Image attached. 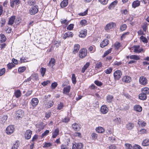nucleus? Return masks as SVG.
I'll use <instances>...</instances> for the list:
<instances>
[{"mask_svg": "<svg viewBox=\"0 0 149 149\" xmlns=\"http://www.w3.org/2000/svg\"><path fill=\"white\" fill-rule=\"evenodd\" d=\"M26 69V68L24 66L21 67H19L18 69L19 72L20 73H22L24 72Z\"/></svg>", "mask_w": 149, "mask_h": 149, "instance_id": "09e8293b", "label": "nucleus"}, {"mask_svg": "<svg viewBox=\"0 0 149 149\" xmlns=\"http://www.w3.org/2000/svg\"><path fill=\"white\" fill-rule=\"evenodd\" d=\"M53 104V102L52 101H50L47 103L46 104H45V107L47 109H48L51 107Z\"/></svg>", "mask_w": 149, "mask_h": 149, "instance_id": "c85d7f7f", "label": "nucleus"}, {"mask_svg": "<svg viewBox=\"0 0 149 149\" xmlns=\"http://www.w3.org/2000/svg\"><path fill=\"white\" fill-rule=\"evenodd\" d=\"M87 54V50L86 49H81L80 50L79 52V58H83L86 56Z\"/></svg>", "mask_w": 149, "mask_h": 149, "instance_id": "f257e3e1", "label": "nucleus"}, {"mask_svg": "<svg viewBox=\"0 0 149 149\" xmlns=\"http://www.w3.org/2000/svg\"><path fill=\"white\" fill-rule=\"evenodd\" d=\"M113 121L118 125L121 124L122 122L120 118V117L115 118L113 119Z\"/></svg>", "mask_w": 149, "mask_h": 149, "instance_id": "f704fd0d", "label": "nucleus"}, {"mask_svg": "<svg viewBox=\"0 0 149 149\" xmlns=\"http://www.w3.org/2000/svg\"><path fill=\"white\" fill-rule=\"evenodd\" d=\"M59 130L58 129H56L53 133L52 137L53 138H55L56 136L59 134Z\"/></svg>", "mask_w": 149, "mask_h": 149, "instance_id": "bb28decb", "label": "nucleus"}, {"mask_svg": "<svg viewBox=\"0 0 149 149\" xmlns=\"http://www.w3.org/2000/svg\"><path fill=\"white\" fill-rule=\"evenodd\" d=\"M134 149H142L141 147L139 145L135 144L133 146Z\"/></svg>", "mask_w": 149, "mask_h": 149, "instance_id": "774afa93", "label": "nucleus"}, {"mask_svg": "<svg viewBox=\"0 0 149 149\" xmlns=\"http://www.w3.org/2000/svg\"><path fill=\"white\" fill-rule=\"evenodd\" d=\"M24 114V112L22 110L19 109L16 111V116L17 119H19L20 118H22Z\"/></svg>", "mask_w": 149, "mask_h": 149, "instance_id": "423d86ee", "label": "nucleus"}, {"mask_svg": "<svg viewBox=\"0 0 149 149\" xmlns=\"http://www.w3.org/2000/svg\"><path fill=\"white\" fill-rule=\"evenodd\" d=\"M8 117L7 115H5L3 116L1 118L2 123H5L8 119Z\"/></svg>", "mask_w": 149, "mask_h": 149, "instance_id": "79ce46f5", "label": "nucleus"}, {"mask_svg": "<svg viewBox=\"0 0 149 149\" xmlns=\"http://www.w3.org/2000/svg\"><path fill=\"white\" fill-rule=\"evenodd\" d=\"M36 3L35 0H29L28 3L30 6H31Z\"/></svg>", "mask_w": 149, "mask_h": 149, "instance_id": "4d7b16f0", "label": "nucleus"}, {"mask_svg": "<svg viewBox=\"0 0 149 149\" xmlns=\"http://www.w3.org/2000/svg\"><path fill=\"white\" fill-rule=\"evenodd\" d=\"M140 4V2L138 1H134L132 3V6L134 8H135L138 6Z\"/></svg>", "mask_w": 149, "mask_h": 149, "instance_id": "2f4dec72", "label": "nucleus"}, {"mask_svg": "<svg viewBox=\"0 0 149 149\" xmlns=\"http://www.w3.org/2000/svg\"><path fill=\"white\" fill-rule=\"evenodd\" d=\"M7 65L8 68L10 69H11L15 66V65L13 63H9Z\"/></svg>", "mask_w": 149, "mask_h": 149, "instance_id": "0e129e2a", "label": "nucleus"}, {"mask_svg": "<svg viewBox=\"0 0 149 149\" xmlns=\"http://www.w3.org/2000/svg\"><path fill=\"white\" fill-rule=\"evenodd\" d=\"M112 48H111V49H108V50H107L104 53V56H106L109 53H111V52L112 51Z\"/></svg>", "mask_w": 149, "mask_h": 149, "instance_id": "69168bd1", "label": "nucleus"}, {"mask_svg": "<svg viewBox=\"0 0 149 149\" xmlns=\"http://www.w3.org/2000/svg\"><path fill=\"white\" fill-rule=\"evenodd\" d=\"M91 136L92 139L95 140L97 138V135L95 133L93 132L91 134Z\"/></svg>", "mask_w": 149, "mask_h": 149, "instance_id": "8fccbe9b", "label": "nucleus"}, {"mask_svg": "<svg viewBox=\"0 0 149 149\" xmlns=\"http://www.w3.org/2000/svg\"><path fill=\"white\" fill-rule=\"evenodd\" d=\"M0 36L1 39V40L3 42H4L6 40V38L4 34H1L0 35Z\"/></svg>", "mask_w": 149, "mask_h": 149, "instance_id": "338daca9", "label": "nucleus"}, {"mask_svg": "<svg viewBox=\"0 0 149 149\" xmlns=\"http://www.w3.org/2000/svg\"><path fill=\"white\" fill-rule=\"evenodd\" d=\"M142 145L143 146H147L149 145V139H146L144 140L142 143Z\"/></svg>", "mask_w": 149, "mask_h": 149, "instance_id": "4c0bfd02", "label": "nucleus"}, {"mask_svg": "<svg viewBox=\"0 0 149 149\" xmlns=\"http://www.w3.org/2000/svg\"><path fill=\"white\" fill-rule=\"evenodd\" d=\"M113 75L115 79L116 80H118L120 78L122 73L120 70H117L114 73Z\"/></svg>", "mask_w": 149, "mask_h": 149, "instance_id": "0eeeda50", "label": "nucleus"}, {"mask_svg": "<svg viewBox=\"0 0 149 149\" xmlns=\"http://www.w3.org/2000/svg\"><path fill=\"white\" fill-rule=\"evenodd\" d=\"M15 19V16H11L9 19L8 24L9 25H12L14 23Z\"/></svg>", "mask_w": 149, "mask_h": 149, "instance_id": "f3484780", "label": "nucleus"}, {"mask_svg": "<svg viewBox=\"0 0 149 149\" xmlns=\"http://www.w3.org/2000/svg\"><path fill=\"white\" fill-rule=\"evenodd\" d=\"M74 25L73 24H70L68 26L67 29L69 31L72 30L74 27Z\"/></svg>", "mask_w": 149, "mask_h": 149, "instance_id": "bf43d9fd", "label": "nucleus"}, {"mask_svg": "<svg viewBox=\"0 0 149 149\" xmlns=\"http://www.w3.org/2000/svg\"><path fill=\"white\" fill-rule=\"evenodd\" d=\"M100 111L102 114H105L108 112V109L106 105H103L101 107Z\"/></svg>", "mask_w": 149, "mask_h": 149, "instance_id": "1a4fd4ad", "label": "nucleus"}, {"mask_svg": "<svg viewBox=\"0 0 149 149\" xmlns=\"http://www.w3.org/2000/svg\"><path fill=\"white\" fill-rule=\"evenodd\" d=\"M134 127V125L133 124L129 123L126 125V127L128 130H131Z\"/></svg>", "mask_w": 149, "mask_h": 149, "instance_id": "58836bf2", "label": "nucleus"}, {"mask_svg": "<svg viewBox=\"0 0 149 149\" xmlns=\"http://www.w3.org/2000/svg\"><path fill=\"white\" fill-rule=\"evenodd\" d=\"M32 79L34 80L38 79V75L36 74H33L31 76Z\"/></svg>", "mask_w": 149, "mask_h": 149, "instance_id": "37998d69", "label": "nucleus"}, {"mask_svg": "<svg viewBox=\"0 0 149 149\" xmlns=\"http://www.w3.org/2000/svg\"><path fill=\"white\" fill-rule=\"evenodd\" d=\"M134 110L137 112H141L142 110V108L139 105H135L134 107Z\"/></svg>", "mask_w": 149, "mask_h": 149, "instance_id": "7c9ffc66", "label": "nucleus"}, {"mask_svg": "<svg viewBox=\"0 0 149 149\" xmlns=\"http://www.w3.org/2000/svg\"><path fill=\"white\" fill-rule=\"evenodd\" d=\"M127 26L126 24H122L120 27V30L122 31H123L126 30V29Z\"/></svg>", "mask_w": 149, "mask_h": 149, "instance_id": "3c124183", "label": "nucleus"}, {"mask_svg": "<svg viewBox=\"0 0 149 149\" xmlns=\"http://www.w3.org/2000/svg\"><path fill=\"white\" fill-rule=\"evenodd\" d=\"M134 49V52L136 53H139L141 52L143 50L140 49L139 46H134L133 47Z\"/></svg>", "mask_w": 149, "mask_h": 149, "instance_id": "6ab92c4d", "label": "nucleus"}, {"mask_svg": "<svg viewBox=\"0 0 149 149\" xmlns=\"http://www.w3.org/2000/svg\"><path fill=\"white\" fill-rule=\"evenodd\" d=\"M125 149H133L131 145L129 143H125Z\"/></svg>", "mask_w": 149, "mask_h": 149, "instance_id": "c03bdc74", "label": "nucleus"}, {"mask_svg": "<svg viewBox=\"0 0 149 149\" xmlns=\"http://www.w3.org/2000/svg\"><path fill=\"white\" fill-rule=\"evenodd\" d=\"M109 40L107 39H105L100 44V46L101 47H104L107 45L109 44Z\"/></svg>", "mask_w": 149, "mask_h": 149, "instance_id": "dca6fc26", "label": "nucleus"}, {"mask_svg": "<svg viewBox=\"0 0 149 149\" xmlns=\"http://www.w3.org/2000/svg\"><path fill=\"white\" fill-rule=\"evenodd\" d=\"M55 60L54 58H52L51 59L50 61L48 64V66L53 68L55 65Z\"/></svg>", "mask_w": 149, "mask_h": 149, "instance_id": "a211bd4d", "label": "nucleus"}, {"mask_svg": "<svg viewBox=\"0 0 149 149\" xmlns=\"http://www.w3.org/2000/svg\"><path fill=\"white\" fill-rule=\"evenodd\" d=\"M19 141H17L14 144L12 148V149H17L19 146Z\"/></svg>", "mask_w": 149, "mask_h": 149, "instance_id": "a19ab883", "label": "nucleus"}, {"mask_svg": "<svg viewBox=\"0 0 149 149\" xmlns=\"http://www.w3.org/2000/svg\"><path fill=\"white\" fill-rule=\"evenodd\" d=\"M139 82L140 84L145 86L147 84V80L145 77L141 76L139 78Z\"/></svg>", "mask_w": 149, "mask_h": 149, "instance_id": "39448f33", "label": "nucleus"}, {"mask_svg": "<svg viewBox=\"0 0 149 149\" xmlns=\"http://www.w3.org/2000/svg\"><path fill=\"white\" fill-rule=\"evenodd\" d=\"M52 144L50 143L46 142L43 146L44 148H48L52 146Z\"/></svg>", "mask_w": 149, "mask_h": 149, "instance_id": "13d9d810", "label": "nucleus"}, {"mask_svg": "<svg viewBox=\"0 0 149 149\" xmlns=\"http://www.w3.org/2000/svg\"><path fill=\"white\" fill-rule=\"evenodd\" d=\"M68 4V0H63L61 3L60 6L63 8L67 6Z\"/></svg>", "mask_w": 149, "mask_h": 149, "instance_id": "4be33fe9", "label": "nucleus"}, {"mask_svg": "<svg viewBox=\"0 0 149 149\" xmlns=\"http://www.w3.org/2000/svg\"><path fill=\"white\" fill-rule=\"evenodd\" d=\"M96 132L99 133H102L104 132L105 130L101 127H97L95 129Z\"/></svg>", "mask_w": 149, "mask_h": 149, "instance_id": "412c9836", "label": "nucleus"}, {"mask_svg": "<svg viewBox=\"0 0 149 149\" xmlns=\"http://www.w3.org/2000/svg\"><path fill=\"white\" fill-rule=\"evenodd\" d=\"M130 59L135 60H138L140 59V58L139 56L136 55H132L130 56Z\"/></svg>", "mask_w": 149, "mask_h": 149, "instance_id": "ea45409f", "label": "nucleus"}, {"mask_svg": "<svg viewBox=\"0 0 149 149\" xmlns=\"http://www.w3.org/2000/svg\"><path fill=\"white\" fill-rule=\"evenodd\" d=\"M116 26V24L114 22H111L109 23L105 26V30L107 31L108 32L109 30L113 28Z\"/></svg>", "mask_w": 149, "mask_h": 149, "instance_id": "f03ea898", "label": "nucleus"}, {"mask_svg": "<svg viewBox=\"0 0 149 149\" xmlns=\"http://www.w3.org/2000/svg\"><path fill=\"white\" fill-rule=\"evenodd\" d=\"M20 3L19 0H10V6L12 8H13L15 4L17 5Z\"/></svg>", "mask_w": 149, "mask_h": 149, "instance_id": "9b49d317", "label": "nucleus"}, {"mask_svg": "<svg viewBox=\"0 0 149 149\" xmlns=\"http://www.w3.org/2000/svg\"><path fill=\"white\" fill-rule=\"evenodd\" d=\"M38 11V7L36 5L33 6L29 10V13L31 15H34L37 13Z\"/></svg>", "mask_w": 149, "mask_h": 149, "instance_id": "20e7f679", "label": "nucleus"}, {"mask_svg": "<svg viewBox=\"0 0 149 149\" xmlns=\"http://www.w3.org/2000/svg\"><path fill=\"white\" fill-rule=\"evenodd\" d=\"M140 39L141 41L145 43H147L148 42V41L147 38H146L143 36H141L140 37Z\"/></svg>", "mask_w": 149, "mask_h": 149, "instance_id": "de8ad7c7", "label": "nucleus"}, {"mask_svg": "<svg viewBox=\"0 0 149 149\" xmlns=\"http://www.w3.org/2000/svg\"><path fill=\"white\" fill-rule=\"evenodd\" d=\"M112 68H109L107 69V70H105L104 72L107 74H110L112 72Z\"/></svg>", "mask_w": 149, "mask_h": 149, "instance_id": "e2e57ef3", "label": "nucleus"}, {"mask_svg": "<svg viewBox=\"0 0 149 149\" xmlns=\"http://www.w3.org/2000/svg\"><path fill=\"white\" fill-rule=\"evenodd\" d=\"M80 45L79 44H75L74 46V50L73 53L74 54H76L77 53L79 49Z\"/></svg>", "mask_w": 149, "mask_h": 149, "instance_id": "aec40b11", "label": "nucleus"}, {"mask_svg": "<svg viewBox=\"0 0 149 149\" xmlns=\"http://www.w3.org/2000/svg\"><path fill=\"white\" fill-rule=\"evenodd\" d=\"M89 65V63L87 62L86 63L82 68L81 72L82 73H83L85 72V70L87 68Z\"/></svg>", "mask_w": 149, "mask_h": 149, "instance_id": "e433bc0d", "label": "nucleus"}, {"mask_svg": "<svg viewBox=\"0 0 149 149\" xmlns=\"http://www.w3.org/2000/svg\"><path fill=\"white\" fill-rule=\"evenodd\" d=\"M72 83L74 84H75L76 82V79L75 75L74 74H73L72 75Z\"/></svg>", "mask_w": 149, "mask_h": 149, "instance_id": "49530a36", "label": "nucleus"}, {"mask_svg": "<svg viewBox=\"0 0 149 149\" xmlns=\"http://www.w3.org/2000/svg\"><path fill=\"white\" fill-rule=\"evenodd\" d=\"M102 66V63L99 61H98L95 63V68L99 69Z\"/></svg>", "mask_w": 149, "mask_h": 149, "instance_id": "72a5a7b5", "label": "nucleus"}, {"mask_svg": "<svg viewBox=\"0 0 149 149\" xmlns=\"http://www.w3.org/2000/svg\"><path fill=\"white\" fill-rule=\"evenodd\" d=\"M32 133V131L29 130H26L25 133V137L26 139H29L31 137V135Z\"/></svg>", "mask_w": 149, "mask_h": 149, "instance_id": "2eb2a0df", "label": "nucleus"}, {"mask_svg": "<svg viewBox=\"0 0 149 149\" xmlns=\"http://www.w3.org/2000/svg\"><path fill=\"white\" fill-rule=\"evenodd\" d=\"M117 3L118 1H117L115 0L114 1L110 4L108 8L110 9L113 8L117 4Z\"/></svg>", "mask_w": 149, "mask_h": 149, "instance_id": "393cba45", "label": "nucleus"}, {"mask_svg": "<svg viewBox=\"0 0 149 149\" xmlns=\"http://www.w3.org/2000/svg\"><path fill=\"white\" fill-rule=\"evenodd\" d=\"M121 46L120 43L118 42H116L113 45L114 47L116 50H118Z\"/></svg>", "mask_w": 149, "mask_h": 149, "instance_id": "473e14b6", "label": "nucleus"}, {"mask_svg": "<svg viewBox=\"0 0 149 149\" xmlns=\"http://www.w3.org/2000/svg\"><path fill=\"white\" fill-rule=\"evenodd\" d=\"M94 83L95 84L98 86H101L102 85V83L98 80L95 81Z\"/></svg>", "mask_w": 149, "mask_h": 149, "instance_id": "052dcab7", "label": "nucleus"}, {"mask_svg": "<svg viewBox=\"0 0 149 149\" xmlns=\"http://www.w3.org/2000/svg\"><path fill=\"white\" fill-rule=\"evenodd\" d=\"M98 1L102 4L106 5L107 3L108 0H98Z\"/></svg>", "mask_w": 149, "mask_h": 149, "instance_id": "680f3d73", "label": "nucleus"}, {"mask_svg": "<svg viewBox=\"0 0 149 149\" xmlns=\"http://www.w3.org/2000/svg\"><path fill=\"white\" fill-rule=\"evenodd\" d=\"M46 71V68H41L40 72H41V74H42V77L44 76L45 74V72Z\"/></svg>", "mask_w": 149, "mask_h": 149, "instance_id": "864d4df0", "label": "nucleus"}, {"mask_svg": "<svg viewBox=\"0 0 149 149\" xmlns=\"http://www.w3.org/2000/svg\"><path fill=\"white\" fill-rule=\"evenodd\" d=\"M141 91L142 93L146 95L149 94V88L148 87H145L142 88Z\"/></svg>", "mask_w": 149, "mask_h": 149, "instance_id": "5701e85b", "label": "nucleus"}, {"mask_svg": "<svg viewBox=\"0 0 149 149\" xmlns=\"http://www.w3.org/2000/svg\"><path fill=\"white\" fill-rule=\"evenodd\" d=\"M39 102L38 100L36 98H33L31 102V104L32 106L33 107H36L38 104Z\"/></svg>", "mask_w": 149, "mask_h": 149, "instance_id": "9d476101", "label": "nucleus"}, {"mask_svg": "<svg viewBox=\"0 0 149 149\" xmlns=\"http://www.w3.org/2000/svg\"><path fill=\"white\" fill-rule=\"evenodd\" d=\"M87 33V30L86 29H84L80 31L79 36L81 38H84L86 36Z\"/></svg>", "mask_w": 149, "mask_h": 149, "instance_id": "4468645a", "label": "nucleus"}, {"mask_svg": "<svg viewBox=\"0 0 149 149\" xmlns=\"http://www.w3.org/2000/svg\"><path fill=\"white\" fill-rule=\"evenodd\" d=\"M138 124L142 127L145 126L146 125V123L145 122L141 120H139Z\"/></svg>", "mask_w": 149, "mask_h": 149, "instance_id": "5fc2aeb1", "label": "nucleus"}, {"mask_svg": "<svg viewBox=\"0 0 149 149\" xmlns=\"http://www.w3.org/2000/svg\"><path fill=\"white\" fill-rule=\"evenodd\" d=\"M63 104L62 102H60L59 104H58L57 109L58 110H61L62 109L63 107Z\"/></svg>", "mask_w": 149, "mask_h": 149, "instance_id": "603ef678", "label": "nucleus"}, {"mask_svg": "<svg viewBox=\"0 0 149 149\" xmlns=\"http://www.w3.org/2000/svg\"><path fill=\"white\" fill-rule=\"evenodd\" d=\"M21 93L20 90H17L15 92V95L17 98L19 97L21 95Z\"/></svg>", "mask_w": 149, "mask_h": 149, "instance_id": "c9c22d12", "label": "nucleus"}, {"mask_svg": "<svg viewBox=\"0 0 149 149\" xmlns=\"http://www.w3.org/2000/svg\"><path fill=\"white\" fill-rule=\"evenodd\" d=\"M72 127L74 130L76 131L79 130L80 129L78 124L76 123H73L72 125Z\"/></svg>", "mask_w": 149, "mask_h": 149, "instance_id": "b1692460", "label": "nucleus"}, {"mask_svg": "<svg viewBox=\"0 0 149 149\" xmlns=\"http://www.w3.org/2000/svg\"><path fill=\"white\" fill-rule=\"evenodd\" d=\"M72 149H83V144L81 143H75L73 144Z\"/></svg>", "mask_w": 149, "mask_h": 149, "instance_id": "6e6552de", "label": "nucleus"}, {"mask_svg": "<svg viewBox=\"0 0 149 149\" xmlns=\"http://www.w3.org/2000/svg\"><path fill=\"white\" fill-rule=\"evenodd\" d=\"M74 135L75 136H78L79 138H81L82 137L81 134L80 132H75L74 133Z\"/></svg>", "mask_w": 149, "mask_h": 149, "instance_id": "6e6d98bb", "label": "nucleus"}, {"mask_svg": "<svg viewBox=\"0 0 149 149\" xmlns=\"http://www.w3.org/2000/svg\"><path fill=\"white\" fill-rule=\"evenodd\" d=\"M113 97L112 95H108L106 97L107 102L109 103H111L113 100Z\"/></svg>", "mask_w": 149, "mask_h": 149, "instance_id": "a878e982", "label": "nucleus"}, {"mask_svg": "<svg viewBox=\"0 0 149 149\" xmlns=\"http://www.w3.org/2000/svg\"><path fill=\"white\" fill-rule=\"evenodd\" d=\"M14 130L15 128L13 125H9L6 128V132L8 134H10L13 133Z\"/></svg>", "mask_w": 149, "mask_h": 149, "instance_id": "7ed1b4c3", "label": "nucleus"}, {"mask_svg": "<svg viewBox=\"0 0 149 149\" xmlns=\"http://www.w3.org/2000/svg\"><path fill=\"white\" fill-rule=\"evenodd\" d=\"M80 24L82 26H84L87 24V21L85 19L82 20L80 21Z\"/></svg>", "mask_w": 149, "mask_h": 149, "instance_id": "a18cd8bd", "label": "nucleus"}, {"mask_svg": "<svg viewBox=\"0 0 149 149\" xmlns=\"http://www.w3.org/2000/svg\"><path fill=\"white\" fill-rule=\"evenodd\" d=\"M122 80L123 82H124L129 83L132 81V79L129 76H125L123 77Z\"/></svg>", "mask_w": 149, "mask_h": 149, "instance_id": "f8f14e48", "label": "nucleus"}, {"mask_svg": "<svg viewBox=\"0 0 149 149\" xmlns=\"http://www.w3.org/2000/svg\"><path fill=\"white\" fill-rule=\"evenodd\" d=\"M139 98L140 100H144L146 99L147 98V96L142 93L139 94Z\"/></svg>", "mask_w": 149, "mask_h": 149, "instance_id": "cd10ccee", "label": "nucleus"}, {"mask_svg": "<svg viewBox=\"0 0 149 149\" xmlns=\"http://www.w3.org/2000/svg\"><path fill=\"white\" fill-rule=\"evenodd\" d=\"M73 36V33L70 31H68L67 33H65L63 36V38L65 39L67 38H69V37H72Z\"/></svg>", "mask_w": 149, "mask_h": 149, "instance_id": "ddd939ff", "label": "nucleus"}, {"mask_svg": "<svg viewBox=\"0 0 149 149\" xmlns=\"http://www.w3.org/2000/svg\"><path fill=\"white\" fill-rule=\"evenodd\" d=\"M70 89V87L69 86L64 87L63 90V93L67 94L69 92Z\"/></svg>", "mask_w": 149, "mask_h": 149, "instance_id": "c756f323", "label": "nucleus"}]
</instances>
